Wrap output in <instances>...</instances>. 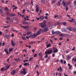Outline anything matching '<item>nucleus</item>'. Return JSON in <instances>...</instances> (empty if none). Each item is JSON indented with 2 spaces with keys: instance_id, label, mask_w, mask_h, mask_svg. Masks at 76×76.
<instances>
[{
  "instance_id": "13",
  "label": "nucleus",
  "mask_w": 76,
  "mask_h": 76,
  "mask_svg": "<svg viewBox=\"0 0 76 76\" xmlns=\"http://www.w3.org/2000/svg\"><path fill=\"white\" fill-rule=\"evenodd\" d=\"M16 72V70H13L11 72V75H13L15 73V72Z\"/></svg>"
},
{
  "instance_id": "4",
  "label": "nucleus",
  "mask_w": 76,
  "mask_h": 76,
  "mask_svg": "<svg viewBox=\"0 0 76 76\" xmlns=\"http://www.w3.org/2000/svg\"><path fill=\"white\" fill-rule=\"evenodd\" d=\"M23 71H21L20 72V74L21 75H22L23 74L24 75H25L26 74V69L25 68H23L22 69Z\"/></svg>"
},
{
  "instance_id": "16",
  "label": "nucleus",
  "mask_w": 76,
  "mask_h": 76,
  "mask_svg": "<svg viewBox=\"0 0 76 76\" xmlns=\"http://www.w3.org/2000/svg\"><path fill=\"white\" fill-rule=\"evenodd\" d=\"M62 4H63V6L65 7L66 6V2H64V0L62 1Z\"/></svg>"
},
{
  "instance_id": "27",
  "label": "nucleus",
  "mask_w": 76,
  "mask_h": 76,
  "mask_svg": "<svg viewBox=\"0 0 76 76\" xmlns=\"http://www.w3.org/2000/svg\"><path fill=\"white\" fill-rule=\"evenodd\" d=\"M12 51H13V49L10 48H9V52H12Z\"/></svg>"
},
{
  "instance_id": "11",
  "label": "nucleus",
  "mask_w": 76,
  "mask_h": 76,
  "mask_svg": "<svg viewBox=\"0 0 76 76\" xmlns=\"http://www.w3.org/2000/svg\"><path fill=\"white\" fill-rule=\"evenodd\" d=\"M44 19V17H43L42 16H41L39 17V19L41 21H42V20H43Z\"/></svg>"
},
{
  "instance_id": "61",
  "label": "nucleus",
  "mask_w": 76,
  "mask_h": 76,
  "mask_svg": "<svg viewBox=\"0 0 76 76\" xmlns=\"http://www.w3.org/2000/svg\"><path fill=\"white\" fill-rule=\"evenodd\" d=\"M25 10H23V13H25Z\"/></svg>"
},
{
  "instance_id": "21",
  "label": "nucleus",
  "mask_w": 76,
  "mask_h": 76,
  "mask_svg": "<svg viewBox=\"0 0 76 76\" xmlns=\"http://www.w3.org/2000/svg\"><path fill=\"white\" fill-rule=\"evenodd\" d=\"M9 21L11 22V23H13V20L12 19L10 18V20H9Z\"/></svg>"
},
{
  "instance_id": "10",
  "label": "nucleus",
  "mask_w": 76,
  "mask_h": 76,
  "mask_svg": "<svg viewBox=\"0 0 76 76\" xmlns=\"http://www.w3.org/2000/svg\"><path fill=\"white\" fill-rule=\"evenodd\" d=\"M11 44L12 47H15V43L13 42L12 40L11 41Z\"/></svg>"
},
{
  "instance_id": "28",
  "label": "nucleus",
  "mask_w": 76,
  "mask_h": 76,
  "mask_svg": "<svg viewBox=\"0 0 76 76\" xmlns=\"http://www.w3.org/2000/svg\"><path fill=\"white\" fill-rule=\"evenodd\" d=\"M65 28H62L61 29V31H62V32H64V31H65Z\"/></svg>"
},
{
  "instance_id": "44",
  "label": "nucleus",
  "mask_w": 76,
  "mask_h": 76,
  "mask_svg": "<svg viewBox=\"0 0 76 76\" xmlns=\"http://www.w3.org/2000/svg\"><path fill=\"white\" fill-rule=\"evenodd\" d=\"M32 59H34V58L30 57V58H29V61H31V60H32Z\"/></svg>"
},
{
  "instance_id": "2",
  "label": "nucleus",
  "mask_w": 76,
  "mask_h": 76,
  "mask_svg": "<svg viewBox=\"0 0 76 76\" xmlns=\"http://www.w3.org/2000/svg\"><path fill=\"white\" fill-rule=\"evenodd\" d=\"M52 51L53 50H52L49 49L47 51H45V54H51Z\"/></svg>"
},
{
  "instance_id": "31",
  "label": "nucleus",
  "mask_w": 76,
  "mask_h": 76,
  "mask_svg": "<svg viewBox=\"0 0 76 76\" xmlns=\"http://www.w3.org/2000/svg\"><path fill=\"white\" fill-rule=\"evenodd\" d=\"M60 3L61 2H60V1H58L57 3L58 6H60Z\"/></svg>"
},
{
  "instance_id": "59",
  "label": "nucleus",
  "mask_w": 76,
  "mask_h": 76,
  "mask_svg": "<svg viewBox=\"0 0 76 76\" xmlns=\"http://www.w3.org/2000/svg\"><path fill=\"white\" fill-rule=\"evenodd\" d=\"M36 18L37 20H39V18L36 17Z\"/></svg>"
},
{
  "instance_id": "58",
  "label": "nucleus",
  "mask_w": 76,
  "mask_h": 76,
  "mask_svg": "<svg viewBox=\"0 0 76 76\" xmlns=\"http://www.w3.org/2000/svg\"><path fill=\"white\" fill-rule=\"evenodd\" d=\"M27 35V33L25 34H23V35L24 37L26 36V35Z\"/></svg>"
},
{
  "instance_id": "43",
  "label": "nucleus",
  "mask_w": 76,
  "mask_h": 76,
  "mask_svg": "<svg viewBox=\"0 0 76 76\" xmlns=\"http://www.w3.org/2000/svg\"><path fill=\"white\" fill-rule=\"evenodd\" d=\"M27 25H31V23L30 22H26V24Z\"/></svg>"
},
{
  "instance_id": "50",
  "label": "nucleus",
  "mask_w": 76,
  "mask_h": 76,
  "mask_svg": "<svg viewBox=\"0 0 76 76\" xmlns=\"http://www.w3.org/2000/svg\"><path fill=\"white\" fill-rule=\"evenodd\" d=\"M37 56V54H35L34 55V57L35 58Z\"/></svg>"
},
{
  "instance_id": "15",
  "label": "nucleus",
  "mask_w": 76,
  "mask_h": 76,
  "mask_svg": "<svg viewBox=\"0 0 76 76\" xmlns=\"http://www.w3.org/2000/svg\"><path fill=\"white\" fill-rule=\"evenodd\" d=\"M60 24H61V23L59 22H57L55 24L53 25V26H56V25H60Z\"/></svg>"
},
{
  "instance_id": "26",
  "label": "nucleus",
  "mask_w": 76,
  "mask_h": 76,
  "mask_svg": "<svg viewBox=\"0 0 76 76\" xmlns=\"http://www.w3.org/2000/svg\"><path fill=\"white\" fill-rule=\"evenodd\" d=\"M73 31L74 32H75L76 31V28H73Z\"/></svg>"
},
{
  "instance_id": "56",
  "label": "nucleus",
  "mask_w": 76,
  "mask_h": 76,
  "mask_svg": "<svg viewBox=\"0 0 76 76\" xmlns=\"http://www.w3.org/2000/svg\"><path fill=\"white\" fill-rule=\"evenodd\" d=\"M23 24H24V25L26 24V22H23Z\"/></svg>"
},
{
  "instance_id": "64",
  "label": "nucleus",
  "mask_w": 76,
  "mask_h": 76,
  "mask_svg": "<svg viewBox=\"0 0 76 76\" xmlns=\"http://www.w3.org/2000/svg\"><path fill=\"white\" fill-rule=\"evenodd\" d=\"M66 61L64 60V64H66Z\"/></svg>"
},
{
  "instance_id": "8",
  "label": "nucleus",
  "mask_w": 76,
  "mask_h": 76,
  "mask_svg": "<svg viewBox=\"0 0 76 76\" xmlns=\"http://www.w3.org/2000/svg\"><path fill=\"white\" fill-rule=\"evenodd\" d=\"M35 6L36 8V11L37 13H38L39 11V7H38V5L36 4Z\"/></svg>"
},
{
  "instance_id": "25",
  "label": "nucleus",
  "mask_w": 76,
  "mask_h": 76,
  "mask_svg": "<svg viewBox=\"0 0 76 76\" xmlns=\"http://www.w3.org/2000/svg\"><path fill=\"white\" fill-rule=\"evenodd\" d=\"M39 56V57H41V56L42 55V52H40L38 53Z\"/></svg>"
},
{
  "instance_id": "14",
  "label": "nucleus",
  "mask_w": 76,
  "mask_h": 76,
  "mask_svg": "<svg viewBox=\"0 0 76 76\" xmlns=\"http://www.w3.org/2000/svg\"><path fill=\"white\" fill-rule=\"evenodd\" d=\"M4 51L7 54H9V53H8V49H5L4 50Z\"/></svg>"
},
{
  "instance_id": "1",
  "label": "nucleus",
  "mask_w": 76,
  "mask_h": 76,
  "mask_svg": "<svg viewBox=\"0 0 76 76\" xmlns=\"http://www.w3.org/2000/svg\"><path fill=\"white\" fill-rule=\"evenodd\" d=\"M39 25L41 27V28H42L44 31L47 32L48 31V28L47 27H45V26H46L45 23H43L42 22L40 23Z\"/></svg>"
},
{
  "instance_id": "18",
  "label": "nucleus",
  "mask_w": 76,
  "mask_h": 76,
  "mask_svg": "<svg viewBox=\"0 0 76 76\" xmlns=\"http://www.w3.org/2000/svg\"><path fill=\"white\" fill-rule=\"evenodd\" d=\"M71 58V57H70L69 55H68L66 56V58L67 59V60H70V59Z\"/></svg>"
},
{
  "instance_id": "6",
  "label": "nucleus",
  "mask_w": 76,
  "mask_h": 76,
  "mask_svg": "<svg viewBox=\"0 0 76 76\" xmlns=\"http://www.w3.org/2000/svg\"><path fill=\"white\" fill-rule=\"evenodd\" d=\"M37 36L36 35V33H34V34L33 35H31L30 36V37L31 38H35V37H37Z\"/></svg>"
},
{
  "instance_id": "49",
  "label": "nucleus",
  "mask_w": 76,
  "mask_h": 76,
  "mask_svg": "<svg viewBox=\"0 0 76 76\" xmlns=\"http://www.w3.org/2000/svg\"><path fill=\"white\" fill-rule=\"evenodd\" d=\"M67 10H68V7H66L65 10H66V11H67Z\"/></svg>"
},
{
  "instance_id": "29",
  "label": "nucleus",
  "mask_w": 76,
  "mask_h": 76,
  "mask_svg": "<svg viewBox=\"0 0 76 76\" xmlns=\"http://www.w3.org/2000/svg\"><path fill=\"white\" fill-rule=\"evenodd\" d=\"M72 61H74L75 62L76 61V58H73L72 59Z\"/></svg>"
},
{
  "instance_id": "35",
  "label": "nucleus",
  "mask_w": 76,
  "mask_h": 76,
  "mask_svg": "<svg viewBox=\"0 0 76 76\" xmlns=\"http://www.w3.org/2000/svg\"><path fill=\"white\" fill-rule=\"evenodd\" d=\"M28 60H25L23 61V63H25V62H28Z\"/></svg>"
},
{
  "instance_id": "48",
  "label": "nucleus",
  "mask_w": 76,
  "mask_h": 76,
  "mask_svg": "<svg viewBox=\"0 0 76 76\" xmlns=\"http://www.w3.org/2000/svg\"><path fill=\"white\" fill-rule=\"evenodd\" d=\"M73 48L72 49V51H74V50H75V47H73Z\"/></svg>"
},
{
  "instance_id": "57",
  "label": "nucleus",
  "mask_w": 76,
  "mask_h": 76,
  "mask_svg": "<svg viewBox=\"0 0 76 76\" xmlns=\"http://www.w3.org/2000/svg\"><path fill=\"white\" fill-rule=\"evenodd\" d=\"M52 56L53 57H54V56H55V53H53L52 54Z\"/></svg>"
},
{
  "instance_id": "63",
  "label": "nucleus",
  "mask_w": 76,
  "mask_h": 76,
  "mask_svg": "<svg viewBox=\"0 0 76 76\" xmlns=\"http://www.w3.org/2000/svg\"><path fill=\"white\" fill-rule=\"evenodd\" d=\"M45 22H46V21L45 20H44L43 21V23H45Z\"/></svg>"
},
{
  "instance_id": "5",
  "label": "nucleus",
  "mask_w": 76,
  "mask_h": 76,
  "mask_svg": "<svg viewBox=\"0 0 76 76\" xmlns=\"http://www.w3.org/2000/svg\"><path fill=\"white\" fill-rule=\"evenodd\" d=\"M21 28H24L26 31H29L30 29H29V27L28 26H21Z\"/></svg>"
},
{
  "instance_id": "17",
  "label": "nucleus",
  "mask_w": 76,
  "mask_h": 76,
  "mask_svg": "<svg viewBox=\"0 0 76 76\" xmlns=\"http://www.w3.org/2000/svg\"><path fill=\"white\" fill-rule=\"evenodd\" d=\"M67 29H68V30H69V31H72V28L69 27H67Z\"/></svg>"
},
{
  "instance_id": "3",
  "label": "nucleus",
  "mask_w": 76,
  "mask_h": 76,
  "mask_svg": "<svg viewBox=\"0 0 76 76\" xmlns=\"http://www.w3.org/2000/svg\"><path fill=\"white\" fill-rule=\"evenodd\" d=\"M41 32H42V33H44V30H43L42 29H39V30L37 31L36 34V36H37V35H40V34H41Z\"/></svg>"
},
{
  "instance_id": "34",
  "label": "nucleus",
  "mask_w": 76,
  "mask_h": 76,
  "mask_svg": "<svg viewBox=\"0 0 76 76\" xmlns=\"http://www.w3.org/2000/svg\"><path fill=\"white\" fill-rule=\"evenodd\" d=\"M22 38L23 40H26V38L25 37H23V36H22Z\"/></svg>"
},
{
  "instance_id": "60",
  "label": "nucleus",
  "mask_w": 76,
  "mask_h": 76,
  "mask_svg": "<svg viewBox=\"0 0 76 76\" xmlns=\"http://www.w3.org/2000/svg\"><path fill=\"white\" fill-rule=\"evenodd\" d=\"M56 17L58 18V15H55L54 16V18H56Z\"/></svg>"
},
{
  "instance_id": "54",
  "label": "nucleus",
  "mask_w": 76,
  "mask_h": 76,
  "mask_svg": "<svg viewBox=\"0 0 76 76\" xmlns=\"http://www.w3.org/2000/svg\"><path fill=\"white\" fill-rule=\"evenodd\" d=\"M31 4H33V0H31Z\"/></svg>"
},
{
  "instance_id": "24",
  "label": "nucleus",
  "mask_w": 76,
  "mask_h": 76,
  "mask_svg": "<svg viewBox=\"0 0 76 76\" xmlns=\"http://www.w3.org/2000/svg\"><path fill=\"white\" fill-rule=\"evenodd\" d=\"M12 7H14L13 8V9H18V7H15V5H13L12 6Z\"/></svg>"
},
{
  "instance_id": "51",
  "label": "nucleus",
  "mask_w": 76,
  "mask_h": 76,
  "mask_svg": "<svg viewBox=\"0 0 76 76\" xmlns=\"http://www.w3.org/2000/svg\"><path fill=\"white\" fill-rule=\"evenodd\" d=\"M72 66L70 65V66H69V69L70 70L71 69V68H72Z\"/></svg>"
},
{
  "instance_id": "45",
  "label": "nucleus",
  "mask_w": 76,
  "mask_h": 76,
  "mask_svg": "<svg viewBox=\"0 0 76 76\" xmlns=\"http://www.w3.org/2000/svg\"><path fill=\"white\" fill-rule=\"evenodd\" d=\"M20 61V59L17 58V61L18 62H19V61Z\"/></svg>"
},
{
  "instance_id": "7",
  "label": "nucleus",
  "mask_w": 76,
  "mask_h": 76,
  "mask_svg": "<svg viewBox=\"0 0 76 76\" xmlns=\"http://www.w3.org/2000/svg\"><path fill=\"white\" fill-rule=\"evenodd\" d=\"M52 34H60V32L58 31L54 32V31H52Z\"/></svg>"
},
{
  "instance_id": "30",
  "label": "nucleus",
  "mask_w": 76,
  "mask_h": 76,
  "mask_svg": "<svg viewBox=\"0 0 76 76\" xmlns=\"http://www.w3.org/2000/svg\"><path fill=\"white\" fill-rule=\"evenodd\" d=\"M58 76H62V74L61 72H59L58 73Z\"/></svg>"
},
{
  "instance_id": "36",
  "label": "nucleus",
  "mask_w": 76,
  "mask_h": 76,
  "mask_svg": "<svg viewBox=\"0 0 76 76\" xmlns=\"http://www.w3.org/2000/svg\"><path fill=\"white\" fill-rule=\"evenodd\" d=\"M73 4L74 6H76V1H74Z\"/></svg>"
},
{
  "instance_id": "46",
  "label": "nucleus",
  "mask_w": 76,
  "mask_h": 76,
  "mask_svg": "<svg viewBox=\"0 0 76 76\" xmlns=\"http://www.w3.org/2000/svg\"><path fill=\"white\" fill-rule=\"evenodd\" d=\"M59 69H60V72H61L62 71V68L60 66H59Z\"/></svg>"
},
{
  "instance_id": "42",
  "label": "nucleus",
  "mask_w": 76,
  "mask_h": 76,
  "mask_svg": "<svg viewBox=\"0 0 76 76\" xmlns=\"http://www.w3.org/2000/svg\"><path fill=\"white\" fill-rule=\"evenodd\" d=\"M31 32L28 31L27 32L26 34L27 35H29V34H31Z\"/></svg>"
},
{
  "instance_id": "52",
  "label": "nucleus",
  "mask_w": 76,
  "mask_h": 76,
  "mask_svg": "<svg viewBox=\"0 0 76 76\" xmlns=\"http://www.w3.org/2000/svg\"><path fill=\"white\" fill-rule=\"evenodd\" d=\"M63 25H66V22H64L63 23H62Z\"/></svg>"
},
{
  "instance_id": "39",
  "label": "nucleus",
  "mask_w": 76,
  "mask_h": 76,
  "mask_svg": "<svg viewBox=\"0 0 76 76\" xmlns=\"http://www.w3.org/2000/svg\"><path fill=\"white\" fill-rule=\"evenodd\" d=\"M37 67H39V66H38V65L37 64L36 65L35 67H34V69H36V68H37Z\"/></svg>"
},
{
  "instance_id": "33",
  "label": "nucleus",
  "mask_w": 76,
  "mask_h": 76,
  "mask_svg": "<svg viewBox=\"0 0 76 76\" xmlns=\"http://www.w3.org/2000/svg\"><path fill=\"white\" fill-rule=\"evenodd\" d=\"M6 19H7V20H9L10 19V18L9 17H6Z\"/></svg>"
},
{
  "instance_id": "41",
  "label": "nucleus",
  "mask_w": 76,
  "mask_h": 76,
  "mask_svg": "<svg viewBox=\"0 0 76 76\" xmlns=\"http://www.w3.org/2000/svg\"><path fill=\"white\" fill-rule=\"evenodd\" d=\"M36 73L37 74V75L38 76H39V72H38V70H37L36 72Z\"/></svg>"
},
{
  "instance_id": "22",
  "label": "nucleus",
  "mask_w": 76,
  "mask_h": 76,
  "mask_svg": "<svg viewBox=\"0 0 76 76\" xmlns=\"http://www.w3.org/2000/svg\"><path fill=\"white\" fill-rule=\"evenodd\" d=\"M1 72H4V71L5 70L4 67H3L1 69Z\"/></svg>"
},
{
  "instance_id": "23",
  "label": "nucleus",
  "mask_w": 76,
  "mask_h": 76,
  "mask_svg": "<svg viewBox=\"0 0 76 76\" xmlns=\"http://www.w3.org/2000/svg\"><path fill=\"white\" fill-rule=\"evenodd\" d=\"M58 52V50H57V49H56V50H54L53 52V53H57Z\"/></svg>"
},
{
  "instance_id": "47",
  "label": "nucleus",
  "mask_w": 76,
  "mask_h": 76,
  "mask_svg": "<svg viewBox=\"0 0 76 76\" xmlns=\"http://www.w3.org/2000/svg\"><path fill=\"white\" fill-rule=\"evenodd\" d=\"M60 62L62 64H63V59L61 60Z\"/></svg>"
},
{
  "instance_id": "12",
  "label": "nucleus",
  "mask_w": 76,
  "mask_h": 76,
  "mask_svg": "<svg viewBox=\"0 0 76 76\" xmlns=\"http://www.w3.org/2000/svg\"><path fill=\"white\" fill-rule=\"evenodd\" d=\"M13 19H14V20H15V21H17V22H19V20H18V18L16 17H13Z\"/></svg>"
},
{
  "instance_id": "38",
  "label": "nucleus",
  "mask_w": 76,
  "mask_h": 76,
  "mask_svg": "<svg viewBox=\"0 0 76 76\" xmlns=\"http://www.w3.org/2000/svg\"><path fill=\"white\" fill-rule=\"evenodd\" d=\"M41 2L43 3H45V0H41Z\"/></svg>"
},
{
  "instance_id": "55",
  "label": "nucleus",
  "mask_w": 76,
  "mask_h": 76,
  "mask_svg": "<svg viewBox=\"0 0 76 76\" xmlns=\"http://www.w3.org/2000/svg\"><path fill=\"white\" fill-rule=\"evenodd\" d=\"M67 16L68 17V18H71V17H70V16L68 14H67Z\"/></svg>"
},
{
  "instance_id": "20",
  "label": "nucleus",
  "mask_w": 76,
  "mask_h": 76,
  "mask_svg": "<svg viewBox=\"0 0 76 76\" xmlns=\"http://www.w3.org/2000/svg\"><path fill=\"white\" fill-rule=\"evenodd\" d=\"M27 65H28V66L29 65V64L28 63H24V66H26Z\"/></svg>"
},
{
  "instance_id": "19",
  "label": "nucleus",
  "mask_w": 76,
  "mask_h": 76,
  "mask_svg": "<svg viewBox=\"0 0 76 76\" xmlns=\"http://www.w3.org/2000/svg\"><path fill=\"white\" fill-rule=\"evenodd\" d=\"M51 45L50 44H48L46 45L47 48H48V47H51Z\"/></svg>"
},
{
  "instance_id": "40",
  "label": "nucleus",
  "mask_w": 76,
  "mask_h": 76,
  "mask_svg": "<svg viewBox=\"0 0 76 76\" xmlns=\"http://www.w3.org/2000/svg\"><path fill=\"white\" fill-rule=\"evenodd\" d=\"M6 37L7 39H9V38L10 37V36H9V35H6Z\"/></svg>"
},
{
  "instance_id": "9",
  "label": "nucleus",
  "mask_w": 76,
  "mask_h": 76,
  "mask_svg": "<svg viewBox=\"0 0 76 76\" xmlns=\"http://www.w3.org/2000/svg\"><path fill=\"white\" fill-rule=\"evenodd\" d=\"M9 16H10L11 17H13L14 16H16V14L15 13H12L11 14H10L9 15Z\"/></svg>"
},
{
  "instance_id": "62",
  "label": "nucleus",
  "mask_w": 76,
  "mask_h": 76,
  "mask_svg": "<svg viewBox=\"0 0 76 76\" xmlns=\"http://www.w3.org/2000/svg\"><path fill=\"white\" fill-rule=\"evenodd\" d=\"M45 58H47V57H48V55H46L45 56Z\"/></svg>"
},
{
  "instance_id": "37",
  "label": "nucleus",
  "mask_w": 76,
  "mask_h": 76,
  "mask_svg": "<svg viewBox=\"0 0 76 76\" xmlns=\"http://www.w3.org/2000/svg\"><path fill=\"white\" fill-rule=\"evenodd\" d=\"M11 30L12 31V32H15L16 33V32H18L17 31L14 30L13 29H12Z\"/></svg>"
},
{
  "instance_id": "53",
  "label": "nucleus",
  "mask_w": 76,
  "mask_h": 76,
  "mask_svg": "<svg viewBox=\"0 0 76 76\" xmlns=\"http://www.w3.org/2000/svg\"><path fill=\"white\" fill-rule=\"evenodd\" d=\"M26 38H27V39H29V38H31V37H30V36H29V37H26Z\"/></svg>"
},
{
  "instance_id": "32",
  "label": "nucleus",
  "mask_w": 76,
  "mask_h": 76,
  "mask_svg": "<svg viewBox=\"0 0 76 76\" xmlns=\"http://www.w3.org/2000/svg\"><path fill=\"white\" fill-rule=\"evenodd\" d=\"M4 9L6 11H8V10H9V9L7 7H5L4 8Z\"/></svg>"
}]
</instances>
